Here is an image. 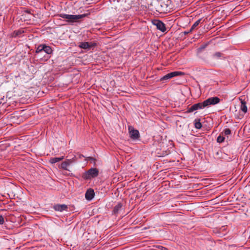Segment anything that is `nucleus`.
Masks as SVG:
<instances>
[{
    "instance_id": "f257e3e1",
    "label": "nucleus",
    "mask_w": 250,
    "mask_h": 250,
    "mask_svg": "<svg viewBox=\"0 0 250 250\" xmlns=\"http://www.w3.org/2000/svg\"><path fill=\"white\" fill-rule=\"evenodd\" d=\"M60 17L66 19V21L68 22L73 23L75 22H79V21L85 17L86 14L82 15H68L66 14H60L59 15Z\"/></svg>"
},
{
    "instance_id": "f03ea898",
    "label": "nucleus",
    "mask_w": 250,
    "mask_h": 250,
    "mask_svg": "<svg viewBox=\"0 0 250 250\" xmlns=\"http://www.w3.org/2000/svg\"><path fill=\"white\" fill-rule=\"evenodd\" d=\"M205 105L204 101L203 102L196 103L192 105L190 107H189L188 109V112H192L194 111L198 110V109H203L205 108Z\"/></svg>"
},
{
    "instance_id": "7ed1b4c3",
    "label": "nucleus",
    "mask_w": 250,
    "mask_h": 250,
    "mask_svg": "<svg viewBox=\"0 0 250 250\" xmlns=\"http://www.w3.org/2000/svg\"><path fill=\"white\" fill-rule=\"evenodd\" d=\"M220 100L217 97H210L204 101L206 107L210 105H215L219 103Z\"/></svg>"
},
{
    "instance_id": "20e7f679",
    "label": "nucleus",
    "mask_w": 250,
    "mask_h": 250,
    "mask_svg": "<svg viewBox=\"0 0 250 250\" xmlns=\"http://www.w3.org/2000/svg\"><path fill=\"white\" fill-rule=\"evenodd\" d=\"M184 74V73L183 72H181V71H173V72H170L169 73H168V74H166L164 76H163L161 79V81H164L170 79H171V78H172L173 77H176V76H180V75H183Z\"/></svg>"
},
{
    "instance_id": "39448f33",
    "label": "nucleus",
    "mask_w": 250,
    "mask_h": 250,
    "mask_svg": "<svg viewBox=\"0 0 250 250\" xmlns=\"http://www.w3.org/2000/svg\"><path fill=\"white\" fill-rule=\"evenodd\" d=\"M128 131L131 138L133 140H138L140 137V133L138 130L135 129L132 126H128Z\"/></svg>"
},
{
    "instance_id": "423d86ee",
    "label": "nucleus",
    "mask_w": 250,
    "mask_h": 250,
    "mask_svg": "<svg viewBox=\"0 0 250 250\" xmlns=\"http://www.w3.org/2000/svg\"><path fill=\"white\" fill-rule=\"evenodd\" d=\"M231 133V130L229 128L225 129L221 134L217 137L216 141H224L225 139L228 140V135Z\"/></svg>"
},
{
    "instance_id": "0eeeda50",
    "label": "nucleus",
    "mask_w": 250,
    "mask_h": 250,
    "mask_svg": "<svg viewBox=\"0 0 250 250\" xmlns=\"http://www.w3.org/2000/svg\"><path fill=\"white\" fill-rule=\"evenodd\" d=\"M98 170L95 168H91L88 170L85 174V178L89 179L91 178H94L98 176Z\"/></svg>"
},
{
    "instance_id": "6e6552de",
    "label": "nucleus",
    "mask_w": 250,
    "mask_h": 250,
    "mask_svg": "<svg viewBox=\"0 0 250 250\" xmlns=\"http://www.w3.org/2000/svg\"><path fill=\"white\" fill-rule=\"evenodd\" d=\"M153 24L155 25L157 28L163 32H165L166 31V28L165 24L160 20H155L153 22Z\"/></svg>"
},
{
    "instance_id": "1a4fd4ad",
    "label": "nucleus",
    "mask_w": 250,
    "mask_h": 250,
    "mask_svg": "<svg viewBox=\"0 0 250 250\" xmlns=\"http://www.w3.org/2000/svg\"><path fill=\"white\" fill-rule=\"evenodd\" d=\"M94 195L95 193L93 189L89 188L86 191L85 194V197L86 200L90 201L93 198Z\"/></svg>"
},
{
    "instance_id": "9d476101",
    "label": "nucleus",
    "mask_w": 250,
    "mask_h": 250,
    "mask_svg": "<svg viewBox=\"0 0 250 250\" xmlns=\"http://www.w3.org/2000/svg\"><path fill=\"white\" fill-rule=\"evenodd\" d=\"M53 208L55 210L62 212L64 210H66L67 209V206L65 204H57L55 205L53 207Z\"/></svg>"
},
{
    "instance_id": "9b49d317",
    "label": "nucleus",
    "mask_w": 250,
    "mask_h": 250,
    "mask_svg": "<svg viewBox=\"0 0 250 250\" xmlns=\"http://www.w3.org/2000/svg\"><path fill=\"white\" fill-rule=\"evenodd\" d=\"M240 100L241 101L240 109L244 113H246L248 111L246 102L242 99H240Z\"/></svg>"
},
{
    "instance_id": "f8f14e48",
    "label": "nucleus",
    "mask_w": 250,
    "mask_h": 250,
    "mask_svg": "<svg viewBox=\"0 0 250 250\" xmlns=\"http://www.w3.org/2000/svg\"><path fill=\"white\" fill-rule=\"evenodd\" d=\"M78 46L83 49H89V42H81Z\"/></svg>"
},
{
    "instance_id": "ddd939ff",
    "label": "nucleus",
    "mask_w": 250,
    "mask_h": 250,
    "mask_svg": "<svg viewBox=\"0 0 250 250\" xmlns=\"http://www.w3.org/2000/svg\"><path fill=\"white\" fill-rule=\"evenodd\" d=\"M64 159V156L61 157H54L50 159L49 162L51 164H55L58 162H60Z\"/></svg>"
},
{
    "instance_id": "4468645a",
    "label": "nucleus",
    "mask_w": 250,
    "mask_h": 250,
    "mask_svg": "<svg viewBox=\"0 0 250 250\" xmlns=\"http://www.w3.org/2000/svg\"><path fill=\"white\" fill-rule=\"evenodd\" d=\"M122 207V204L120 203H118V204L115 206L113 212L114 214H117L119 212V211L121 209Z\"/></svg>"
},
{
    "instance_id": "2eb2a0df",
    "label": "nucleus",
    "mask_w": 250,
    "mask_h": 250,
    "mask_svg": "<svg viewBox=\"0 0 250 250\" xmlns=\"http://www.w3.org/2000/svg\"><path fill=\"white\" fill-rule=\"evenodd\" d=\"M194 126L197 129H200L201 128L202 125L200 122V119H196L194 120Z\"/></svg>"
},
{
    "instance_id": "dca6fc26",
    "label": "nucleus",
    "mask_w": 250,
    "mask_h": 250,
    "mask_svg": "<svg viewBox=\"0 0 250 250\" xmlns=\"http://www.w3.org/2000/svg\"><path fill=\"white\" fill-rule=\"evenodd\" d=\"M43 51L47 54H50L52 52V50L49 46L44 44Z\"/></svg>"
},
{
    "instance_id": "f3484780",
    "label": "nucleus",
    "mask_w": 250,
    "mask_h": 250,
    "mask_svg": "<svg viewBox=\"0 0 250 250\" xmlns=\"http://www.w3.org/2000/svg\"><path fill=\"white\" fill-rule=\"evenodd\" d=\"M201 21H202V19H200L198 20H197V21H196L194 23V24L192 25L189 31L191 32L192 30H193L201 23Z\"/></svg>"
},
{
    "instance_id": "a211bd4d",
    "label": "nucleus",
    "mask_w": 250,
    "mask_h": 250,
    "mask_svg": "<svg viewBox=\"0 0 250 250\" xmlns=\"http://www.w3.org/2000/svg\"><path fill=\"white\" fill-rule=\"evenodd\" d=\"M208 46V44H205L202 45L199 48L197 49V53L198 55H200L204 50Z\"/></svg>"
},
{
    "instance_id": "6ab92c4d",
    "label": "nucleus",
    "mask_w": 250,
    "mask_h": 250,
    "mask_svg": "<svg viewBox=\"0 0 250 250\" xmlns=\"http://www.w3.org/2000/svg\"><path fill=\"white\" fill-rule=\"evenodd\" d=\"M43 47H44V44H40L39 45L36 50V53H41L42 51H43Z\"/></svg>"
},
{
    "instance_id": "aec40b11",
    "label": "nucleus",
    "mask_w": 250,
    "mask_h": 250,
    "mask_svg": "<svg viewBox=\"0 0 250 250\" xmlns=\"http://www.w3.org/2000/svg\"><path fill=\"white\" fill-rule=\"evenodd\" d=\"M24 33V31L23 30H15L14 32V36L15 37H17V36H19L20 35H21V34H22V33Z\"/></svg>"
},
{
    "instance_id": "412c9836",
    "label": "nucleus",
    "mask_w": 250,
    "mask_h": 250,
    "mask_svg": "<svg viewBox=\"0 0 250 250\" xmlns=\"http://www.w3.org/2000/svg\"><path fill=\"white\" fill-rule=\"evenodd\" d=\"M69 166V163L68 162H63L61 164V167L65 170L67 169L68 166Z\"/></svg>"
},
{
    "instance_id": "4be33fe9",
    "label": "nucleus",
    "mask_w": 250,
    "mask_h": 250,
    "mask_svg": "<svg viewBox=\"0 0 250 250\" xmlns=\"http://www.w3.org/2000/svg\"><path fill=\"white\" fill-rule=\"evenodd\" d=\"M223 56V54L220 52H215L213 55V57L217 59L221 58Z\"/></svg>"
},
{
    "instance_id": "5701e85b",
    "label": "nucleus",
    "mask_w": 250,
    "mask_h": 250,
    "mask_svg": "<svg viewBox=\"0 0 250 250\" xmlns=\"http://www.w3.org/2000/svg\"><path fill=\"white\" fill-rule=\"evenodd\" d=\"M76 161V156H74L72 159H67L65 161L66 162H68L69 163V165H70L71 163H72L73 162H75Z\"/></svg>"
},
{
    "instance_id": "b1692460",
    "label": "nucleus",
    "mask_w": 250,
    "mask_h": 250,
    "mask_svg": "<svg viewBox=\"0 0 250 250\" xmlns=\"http://www.w3.org/2000/svg\"><path fill=\"white\" fill-rule=\"evenodd\" d=\"M97 43L94 42H89V49L93 48L97 46Z\"/></svg>"
},
{
    "instance_id": "393cba45",
    "label": "nucleus",
    "mask_w": 250,
    "mask_h": 250,
    "mask_svg": "<svg viewBox=\"0 0 250 250\" xmlns=\"http://www.w3.org/2000/svg\"><path fill=\"white\" fill-rule=\"evenodd\" d=\"M4 222V217L2 215L0 214V225L3 224Z\"/></svg>"
},
{
    "instance_id": "a878e982",
    "label": "nucleus",
    "mask_w": 250,
    "mask_h": 250,
    "mask_svg": "<svg viewBox=\"0 0 250 250\" xmlns=\"http://www.w3.org/2000/svg\"><path fill=\"white\" fill-rule=\"evenodd\" d=\"M25 137H26V136H21V138L19 139V140H20V141L24 140H25V139H26Z\"/></svg>"
},
{
    "instance_id": "bb28decb",
    "label": "nucleus",
    "mask_w": 250,
    "mask_h": 250,
    "mask_svg": "<svg viewBox=\"0 0 250 250\" xmlns=\"http://www.w3.org/2000/svg\"><path fill=\"white\" fill-rule=\"evenodd\" d=\"M87 160H91V161H94L95 160V159L93 157H88L87 158Z\"/></svg>"
},
{
    "instance_id": "cd10ccee",
    "label": "nucleus",
    "mask_w": 250,
    "mask_h": 250,
    "mask_svg": "<svg viewBox=\"0 0 250 250\" xmlns=\"http://www.w3.org/2000/svg\"><path fill=\"white\" fill-rule=\"evenodd\" d=\"M84 156L83 155H79V158H81L82 157H83Z\"/></svg>"
},
{
    "instance_id": "c85d7f7f",
    "label": "nucleus",
    "mask_w": 250,
    "mask_h": 250,
    "mask_svg": "<svg viewBox=\"0 0 250 250\" xmlns=\"http://www.w3.org/2000/svg\"><path fill=\"white\" fill-rule=\"evenodd\" d=\"M169 1H170L169 0H167V2H169Z\"/></svg>"
}]
</instances>
